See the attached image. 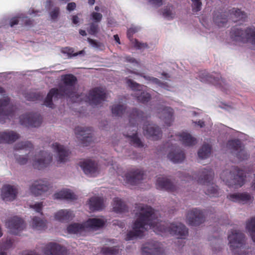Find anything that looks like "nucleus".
I'll list each match as a JSON object with an SVG mask.
<instances>
[{
	"label": "nucleus",
	"mask_w": 255,
	"mask_h": 255,
	"mask_svg": "<svg viewBox=\"0 0 255 255\" xmlns=\"http://www.w3.org/2000/svg\"><path fill=\"white\" fill-rule=\"evenodd\" d=\"M127 84L133 91L138 101L142 103L148 101L150 98V95L146 92L147 87L144 85H140L130 79H127Z\"/></svg>",
	"instance_id": "obj_12"
},
{
	"label": "nucleus",
	"mask_w": 255,
	"mask_h": 255,
	"mask_svg": "<svg viewBox=\"0 0 255 255\" xmlns=\"http://www.w3.org/2000/svg\"><path fill=\"white\" fill-rule=\"evenodd\" d=\"M246 176L243 170L233 166L230 170H224L221 174V178L229 187L238 188L245 183Z\"/></svg>",
	"instance_id": "obj_6"
},
{
	"label": "nucleus",
	"mask_w": 255,
	"mask_h": 255,
	"mask_svg": "<svg viewBox=\"0 0 255 255\" xmlns=\"http://www.w3.org/2000/svg\"><path fill=\"white\" fill-rule=\"evenodd\" d=\"M50 188V184L46 180L34 181L29 186V190L30 193L38 196L48 191Z\"/></svg>",
	"instance_id": "obj_13"
},
{
	"label": "nucleus",
	"mask_w": 255,
	"mask_h": 255,
	"mask_svg": "<svg viewBox=\"0 0 255 255\" xmlns=\"http://www.w3.org/2000/svg\"><path fill=\"white\" fill-rule=\"evenodd\" d=\"M199 176L197 179V182L206 186V194L211 197H216L219 195L217 187L211 182L214 176V172L209 167L202 169L199 171Z\"/></svg>",
	"instance_id": "obj_7"
},
{
	"label": "nucleus",
	"mask_w": 255,
	"mask_h": 255,
	"mask_svg": "<svg viewBox=\"0 0 255 255\" xmlns=\"http://www.w3.org/2000/svg\"><path fill=\"white\" fill-rule=\"evenodd\" d=\"M72 23L75 25H78L80 22V18L78 15H73L72 17Z\"/></svg>",
	"instance_id": "obj_61"
},
{
	"label": "nucleus",
	"mask_w": 255,
	"mask_h": 255,
	"mask_svg": "<svg viewBox=\"0 0 255 255\" xmlns=\"http://www.w3.org/2000/svg\"><path fill=\"white\" fill-rule=\"evenodd\" d=\"M42 252L45 255H66L67 250L61 245L50 242L45 245L42 249Z\"/></svg>",
	"instance_id": "obj_16"
},
{
	"label": "nucleus",
	"mask_w": 255,
	"mask_h": 255,
	"mask_svg": "<svg viewBox=\"0 0 255 255\" xmlns=\"http://www.w3.org/2000/svg\"><path fill=\"white\" fill-rule=\"evenodd\" d=\"M17 18L20 19L22 21V24L24 23L25 25L30 26L32 24L31 21L28 18L27 16H25L24 14H18Z\"/></svg>",
	"instance_id": "obj_52"
},
{
	"label": "nucleus",
	"mask_w": 255,
	"mask_h": 255,
	"mask_svg": "<svg viewBox=\"0 0 255 255\" xmlns=\"http://www.w3.org/2000/svg\"><path fill=\"white\" fill-rule=\"evenodd\" d=\"M177 141H180L184 146H192L196 143V139L187 132L182 131L175 135L171 134L167 142L168 147L171 148L167 157L174 163L181 162L185 158L183 152L176 146Z\"/></svg>",
	"instance_id": "obj_3"
},
{
	"label": "nucleus",
	"mask_w": 255,
	"mask_h": 255,
	"mask_svg": "<svg viewBox=\"0 0 255 255\" xmlns=\"http://www.w3.org/2000/svg\"><path fill=\"white\" fill-rule=\"evenodd\" d=\"M144 113L136 109H133L129 114V123L133 126L140 122L144 118Z\"/></svg>",
	"instance_id": "obj_35"
},
{
	"label": "nucleus",
	"mask_w": 255,
	"mask_h": 255,
	"mask_svg": "<svg viewBox=\"0 0 255 255\" xmlns=\"http://www.w3.org/2000/svg\"><path fill=\"white\" fill-rule=\"evenodd\" d=\"M15 159L19 164L30 163L34 168L42 169L49 165L52 161V156L46 151H42L34 156H32L30 152L27 155H16Z\"/></svg>",
	"instance_id": "obj_4"
},
{
	"label": "nucleus",
	"mask_w": 255,
	"mask_h": 255,
	"mask_svg": "<svg viewBox=\"0 0 255 255\" xmlns=\"http://www.w3.org/2000/svg\"><path fill=\"white\" fill-rule=\"evenodd\" d=\"M20 138V135L12 130L0 131V143L11 144Z\"/></svg>",
	"instance_id": "obj_21"
},
{
	"label": "nucleus",
	"mask_w": 255,
	"mask_h": 255,
	"mask_svg": "<svg viewBox=\"0 0 255 255\" xmlns=\"http://www.w3.org/2000/svg\"><path fill=\"white\" fill-rule=\"evenodd\" d=\"M59 14V8L58 7H55L52 9L49 12V15L51 19L55 21L57 19Z\"/></svg>",
	"instance_id": "obj_53"
},
{
	"label": "nucleus",
	"mask_w": 255,
	"mask_h": 255,
	"mask_svg": "<svg viewBox=\"0 0 255 255\" xmlns=\"http://www.w3.org/2000/svg\"><path fill=\"white\" fill-rule=\"evenodd\" d=\"M106 220L104 218H92L82 223H74L67 228V232L70 234L85 235L91 230H96L104 226Z\"/></svg>",
	"instance_id": "obj_5"
},
{
	"label": "nucleus",
	"mask_w": 255,
	"mask_h": 255,
	"mask_svg": "<svg viewBox=\"0 0 255 255\" xmlns=\"http://www.w3.org/2000/svg\"><path fill=\"white\" fill-rule=\"evenodd\" d=\"M163 252L161 245L156 242L146 244L142 249V255H162Z\"/></svg>",
	"instance_id": "obj_20"
},
{
	"label": "nucleus",
	"mask_w": 255,
	"mask_h": 255,
	"mask_svg": "<svg viewBox=\"0 0 255 255\" xmlns=\"http://www.w3.org/2000/svg\"><path fill=\"white\" fill-rule=\"evenodd\" d=\"M74 217L73 212L68 209H61L54 214V218L56 221L61 223L68 222L72 220Z\"/></svg>",
	"instance_id": "obj_29"
},
{
	"label": "nucleus",
	"mask_w": 255,
	"mask_h": 255,
	"mask_svg": "<svg viewBox=\"0 0 255 255\" xmlns=\"http://www.w3.org/2000/svg\"><path fill=\"white\" fill-rule=\"evenodd\" d=\"M227 198L231 201L240 204H248L252 200V196L247 193H237L229 194Z\"/></svg>",
	"instance_id": "obj_28"
},
{
	"label": "nucleus",
	"mask_w": 255,
	"mask_h": 255,
	"mask_svg": "<svg viewBox=\"0 0 255 255\" xmlns=\"http://www.w3.org/2000/svg\"><path fill=\"white\" fill-rule=\"evenodd\" d=\"M123 61L130 63L135 67H139L140 66V62L138 60L129 56H124L123 57Z\"/></svg>",
	"instance_id": "obj_49"
},
{
	"label": "nucleus",
	"mask_w": 255,
	"mask_h": 255,
	"mask_svg": "<svg viewBox=\"0 0 255 255\" xmlns=\"http://www.w3.org/2000/svg\"><path fill=\"white\" fill-rule=\"evenodd\" d=\"M28 14L31 16H38L41 12L40 10H35L33 8H30L28 10Z\"/></svg>",
	"instance_id": "obj_59"
},
{
	"label": "nucleus",
	"mask_w": 255,
	"mask_h": 255,
	"mask_svg": "<svg viewBox=\"0 0 255 255\" xmlns=\"http://www.w3.org/2000/svg\"><path fill=\"white\" fill-rule=\"evenodd\" d=\"M30 208L37 213L42 214V210L43 207L42 202H35L29 205Z\"/></svg>",
	"instance_id": "obj_50"
},
{
	"label": "nucleus",
	"mask_w": 255,
	"mask_h": 255,
	"mask_svg": "<svg viewBox=\"0 0 255 255\" xmlns=\"http://www.w3.org/2000/svg\"><path fill=\"white\" fill-rule=\"evenodd\" d=\"M129 73L134 74L136 75H140L141 77H142L145 80L148 81V83H153L158 85L162 88H163L167 90H171V87L168 85L167 83H161L159 80L154 77H151L147 75H143L142 74H140L138 73L133 72L132 71L128 70Z\"/></svg>",
	"instance_id": "obj_33"
},
{
	"label": "nucleus",
	"mask_w": 255,
	"mask_h": 255,
	"mask_svg": "<svg viewBox=\"0 0 255 255\" xmlns=\"http://www.w3.org/2000/svg\"><path fill=\"white\" fill-rule=\"evenodd\" d=\"M113 211L117 213H121L126 210V206L124 202L118 198L114 199L113 203Z\"/></svg>",
	"instance_id": "obj_38"
},
{
	"label": "nucleus",
	"mask_w": 255,
	"mask_h": 255,
	"mask_svg": "<svg viewBox=\"0 0 255 255\" xmlns=\"http://www.w3.org/2000/svg\"><path fill=\"white\" fill-rule=\"evenodd\" d=\"M6 226L10 233L17 235L24 229L25 225L22 219L15 216L8 220Z\"/></svg>",
	"instance_id": "obj_17"
},
{
	"label": "nucleus",
	"mask_w": 255,
	"mask_h": 255,
	"mask_svg": "<svg viewBox=\"0 0 255 255\" xmlns=\"http://www.w3.org/2000/svg\"><path fill=\"white\" fill-rule=\"evenodd\" d=\"M52 147L57 154V159L58 162L61 163L66 161L69 152L65 147L55 142L52 144Z\"/></svg>",
	"instance_id": "obj_30"
},
{
	"label": "nucleus",
	"mask_w": 255,
	"mask_h": 255,
	"mask_svg": "<svg viewBox=\"0 0 255 255\" xmlns=\"http://www.w3.org/2000/svg\"><path fill=\"white\" fill-rule=\"evenodd\" d=\"M89 34L91 35H95L99 31V26L95 23H91L90 25L89 29L88 30Z\"/></svg>",
	"instance_id": "obj_51"
},
{
	"label": "nucleus",
	"mask_w": 255,
	"mask_h": 255,
	"mask_svg": "<svg viewBox=\"0 0 255 255\" xmlns=\"http://www.w3.org/2000/svg\"><path fill=\"white\" fill-rule=\"evenodd\" d=\"M199 79L201 82L211 83L215 85L222 86L224 84V81L221 76L216 73L209 75L206 72H203L201 73Z\"/></svg>",
	"instance_id": "obj_27"
},
{
	"label": "nucleus",
	"mask_w": 255,
	"mask_h": 255,
	"mask_svg": "<svg viewBox=\"0 0 255 255\" xmlns=\"http://www.w3.org/2000/svg\"><path fill=\"white\" fill-rule=\"evenodd\" d=\"M227 147L240 161L247 159L249 157L248 152L239 139L229 140Z\"/></svg>",
	"instance_id": "obj_11"
},
{
	"label": "nucleus",
	"mask_w": 255,
	"mask_h": 255,
	"mask_svg": "<svg viewBox=\"0 0 255 255\" xmlns=\"http://www.w3.org/2000/svg\"><path fill=\"white\" fill-rule=\"evenodd\" d=\"M91 17L93 21L96 22H99L101 20L103 16L102 14L100 13L93 12L91 14Z\"/></svg>",
	"instance_id": "obj_56"
},
{
	"label": "nucleus",
	"mask_w": 255,
	"mask_h": 255,
	"mask_svg": "<svg viewBox=\"0 0 255 255\" xmlns=\"http://www.w3.org/2000/svg\"><path fill=\"white\" fill-rule=\"evenodd\" d=\"M17 193V191L15 187L5 185L2 188L1 196L4 201L10 202L15 198Z\"/></svg>",
	"instance_id": "obj_24"
},
{
	"label": "nucleus",
	"mask_w": 255,
	"mask_h": 255,
	"mask_svg": "<svg viewBox=\"0 0 255 255\" xmlns=\"http://www.w3.org/2000/svg\"><path fill=\"white\" fill-rule=\"evenodd\" d=\"M62 52L64 54H66L68 57H72L73 56H77L78 55H81L83 54L84 51V50H82L78 53H75L73 48L70 47H65L62 49Z\"/></svg>",
	"instance_id": "obj_46"
},
{
	"label": "nucleus",
	"mask_w": 255,
	"mask_h": 255,
	"mask_svg": "<svg viewBox=\"0 0 255 255\" xmlns=\"http://www.w3.org/2000/svg\"><path fill=\"white\" fill-rule=\"evenodd\" d=\"M163 16L167 19H171L175 16V11L174 7L171 5L167 6L162 12Z\"/></svg>",
	"instance_id": "obj_41"
},
{
	"label": "nucleus",
	"mask_w": 255,
	"mask_h": 255,
	"mask_svg": "<svg viewBox=\"0 0 255 255\" xmlns=\"http://www.w3.org/2000/svg\"><path fill=\"white\" fill-rule=\"evenodd\" d=\"M126 108L124 105H115L112 107V114L115 116H123L126 113Z\"/></svg>",
	"instance_id": "obj_43"
},
{
	"label": "nucleus",
	"mask_w": 255,
	"mask_h": 255,
	"mask_svg": "<svg viewBox=\"0 0 255 255\" xmlns=\"http://www.w3.org/2000/svg\"><path fill=\"white\" fill-rule=\"evenodd\" d=\"M77 137L87 146L92 140V130L89 128L78 127L75 129Z\"/></svg>",
	"instance_id": "obj_18"
},
{
	"label": "nucleus",
	"mask_w": 255,
	"mask_h": 255,
	"mask_svg": "<svg viewBox=\"0 0 255 255\" xmlns=\"http://www.w3.org/2000/svg\"><path fill=\"white\" fill-rule=\"evenodd\" d=\"M204 219L203 214L200 210L194 208L189 210L186 216V221L188 224L196 226L201 223Z\"/></svg>",
	"instance_id": "obj_19"
},
{
	"label": "nucleus",
	"mask_w": 255,
	"mask_h": 255,
	"mask_svg": "<svg viewBox=\"0 0 255 255\" xmlns=\"http://www.w3.org/2000/svg\"><path fill=\"white\" fill-rule=\"evenodd\" d=\"M3 93V89L0 87V118L6 117L9 119L14 115L15 108L10 103L9 98Z\"/></svg>",
	"instance_id": "obj_10"
},
{
	"label": "nucleus",
	"mask_w": 255,
	"mask_h": 255,
	"mask_svg": "<svg viewBox=\"0 0 255 255\" xmlns=\"http://www.w3.org/2000/svg\"><path fill=\"white\" fill-rule=\"evenodd\" d=\"M192 1V9L193 12H197L202 8L201 0H191Z\"/></svg>",
	"instance_id": "obj_48"
},
{
	"label": "nucleus",
	"mask_w": 255,
	"mask_h": 255,
	"mask_svg": "<svg viewBox=\"0 0 255 255\" xmlns=\"http://www.w3.org/2000/svg\"><path fill=\"white\" fill-rule=\"evenodd\" d=\"M246 229L253 241L255 242V217H253L246 221Z\"/></svg>",
	"instance_id": "obj_37"
},
{
	"label": "nucleus",
	"mask_w": 255,
	"mask_h": 255,
	"mask_svg": "<svg viewBox=\"0 0 255 255\" xmlns=\"http://www.w3.org/2000/svg\"><path fill=\"white\" fill-rule=\"evenodd\" d=\"M211 153V147L209 144H204L198 151V156L201 159L208 157Z\"/></svg>",
	"instance_id": "obj_40"
},
{
	"label": "nucleus",
	"mask_w": 255,
	"mask_h": 255,
	"mask_svg": "<svg viewBox=\"0 0 255 255\" xmlns=\"http://www.w3.org/2000/svg\"><path fill=\"white\" fill-rule=\"evenodd\" d=\"M140 29V27L135 25H132L130 28L128 29L127 36L128 39L131 41L132 45L133 47L138 49H142L146 48L147 45L146 43H141L138 41L136 39L131 38L132 35L138 32Z\"/></svg>",
	"instance_id": "obj_31"
},
{
	"label": "nucleus",
	"mask_w": 255,
	"mask_h": 255,
	"mask_svg": "<svg viewBox=\"0 0 255 255\" xmlns=\"http://www.w3.org/2000/svg\"><path fill=\"white\" fill-rule=\"evenodd\" d=\"M231 37L235 41L255 44V27L252 25L244 29L234 27L231 31Z\"/></svg>",
	"instance_id": "obj_9"
},
{
	"label": "nucleus",
	"mask_w": 255,
	"mask_h": 255,
	"mask_svg": "<svg viewBox=\"0 0 255 255\" xmlns=\"http://www.w3.org/2000/svg\"><path fill=\"white\" fill-rule=\"evenodd\" d=\"M194 123L196 125L198 126L200 128H202L204 126H207L208 127V126H211V124H210L209 125L205 124L204 122L202 121H199L198 122H194Z\"/></svg>",
	"instance_id": "obj_63"
},
{
	"label": "nucleus",
	"mask_w": 255,
	"mask_h": 255,
	"mask_svg": "<svg viewBox=\"0 0 255 255\" xmlns=\"http://www.w3.org/2000/svg\"><path fill=\"white\" fill-rule=\"evenodd\" d=\"M148 2L155 7H159L162 4V0H147Z\"/></svg>",
	"instance_id": "obj_57"
},
{
	"label": "nucleus",
	"mask_w": 255,
	"mask_h": 255,
	"mask_svg": "<svg viewBox=\"0 0 255 255\" xmlns=\"http://www.w3.org/2000/svg\"><path fill=\"white\" fill-rule=\"evenodd\" d=\"M132 131L134 132L132 133H127V134H125V135L128 137L131 143L137 147H141L143 146L142 142L140 139L137 137L136 135V131L135 129H133Z\"/></svg>",
	"instance_id": "obj_39"
},
{
	"label": "nucleus",
	"mask_w": 255,
	"mask_h": 255,
	"mask_svg": "<svg viewBox=\"0 0 255 255\" xmlns=\"http://www.w3.org/2000/svg\"><path fill=\"white\" fill-rule=\"evenodd\" d=\"M88 41L93 47L98 49H102L103 45L100 42H98L97 41L93 40L89 38H88Z\"/></svg>",
	"instance_id": "obj_55"
},
{
	"label": "nucleus",
	"mask_w": 255,
	"mask_h": 255,
	"mask_svg": "<svg viewBox=\"0 0 255 255\" xmlns=\"http://www.w3.org/2000/svg\"><path fill=\"white\" fill-rule=\"evenodd\" d=\"M33 148L32 144L29 141H22L15 144L13 147V149L15 151L25 149L28 150Z\"/></svg>",
	"instance_id": "obj_44"
},
{
	"label": "nucleus",
	"mask_w": 255,
	"mask_h": 255,
	"mask_svg": "<svg viewBox=\"0 0 255 255\" xmlns=\"http://www.w3.org/2000/svg\"><path fill=\"white\" fill-rule=\"evenodd\" d=\"M76 3L75 2L69 3L67 6V9L69 11H72L76 8Z\"/></svg>",
	"instance_id": "obj_60"
},
{
	"label": "nucleus",
	"mask_w": 255,
	"mask_h": 255,
	"mask_svg": "<svg viewBox=\"0 0 255 255\" xmlns=\"http://www.w3.org/2000/svg\"><path fill=\"white\" fill-rule=\"evenodd\" d=\"M251 187L253 190L255 191V174L254 175V179L252 181Z\"/></svg>",
	"instance_id": "obj_64"
},
{
	"label": "nucleus",
	"mask_w": 255,
	"mask_h": 255,
	"mask_svg": "<svg viewBox=\"0 0 255 255\" xmlns=\"http://www.w3.org/2000/svg\"><path fill=\"white\" fill-rule=\"evenodd\" d=\"M158 116L165 124L170 126L174 121L173 110L168 107H160L158 109Z\"/></svg>",
	"instance_id": "obj_22"
},
{
	"label": "nucleus",
	"mask_w": 255,
	"mask_h": 255,
	"mask_svg": "<svg viewBox=\"0 0 255 255\" xmlns=\"http://www.w3.org/2000/svg\"><path fill=\"white\" fill-rule=\"evenodd\" d=\"M227 20V17L225 14L218 12L214 15V21L219 26H224Z\"/></svg>",
	"instance_id": "obj_42"
},
{
	"label": "nucleus",
	"mask_w": 255,
	"mask_h": 255,
	"mask_svg": "<svg viewBox=\"0 0 255 255\" xmlns=\"http://www.w3.org/2000/svg\"><path fill=\"white\" fill-rule=\"evenodd\" d=\"M156 186L157 189L174 192L177 190V187L174 185L167 177H158L156 180Z\"/></svg>",
	"instance_id": "obj_25"
},
{
	"label": "nucleus",
	"mask_w": 255,
	"mask_h": 255,
	"mask_svg": "<svg viewBox=\"0 0 255 255\" xmlns=\"http://www.w3.org/2000/svg\"><path fill=\"white\" fill-rule=\"evenodd\" d=\"M54 198L56 199L74 200L76 199L75 195L69 189H63L56 192Z\"/></svg>",
	"instance_id": "obj_34"
},
{
	"label": "nucleus",
	"mask_w": 255,
	"mask_h": 255,
	"mask_svg": "<svg viewBox=\"0 0 255 255\" xmlns=\"http://www.w3.org/2000/svg\"><path fill=\"white\" fill-rule=\"evenodd\" d=\"M18 20L17 16L15 17L12 18L10 21V25L11 27L13 26L14 25L17 24L18 23Z\"/></svg>",
	"instance_id": "obj_62"
},
{
	"label": "nucleus",
	"mask_w": 255,
	"mask_h": 255,
	"mask_svg": "<svg viewBox=\"0 0 255 255\" xmlns=\"http://www.w3.org/2000/svg\"><path fill=\"white\" fill-rule=\"evenodd\" d=\"M79 165L84 173L88 176L95 177L99 173L98 163L92 160L87 159L81 161Z\"/></svg>",
	"instance_id": "obj_14"
},
{
	"label": "nucleus",
	"mask_w": 255,
	"mask_h": 255,
	"mask_svg": "<svg viewBox=\"0 0 255 255\" xmlns=\"http://www.w3.org/2000/svg\"><path fill=\"white\" fill-rule=\"evenodd\" d=\"M76 78L72 74L61 76V83L58 89L53 88L47 94L44 105L49 108L53 107L52 100L66 97L73 102L84 101L92 106H98L107 98L105 90L101 88H96L91 90L88 96L80 95L75 91L74 85Z\"/></svg>",
	"instance_id": "obj_2"
},
{
	"label": "nucleus",
	"mask_w": 255,
	"mask_h": 255,
	"mask_svg": "<svg viewBox=\"0 0 255 255\" xmlns=\"http://www.w3.org/2000/svg\"><path fill=\"white\" fill-rule=\"evenodd\" d=\"M46 220L37 217H34L31 220L30 226L33 229L40 231L44 230L46 228Z\"/></svg>",
	"instance_id": "obj_36"
},
{
	"label": "nucleus",
	"mask_w": 255,
	"mask_h": 255,
	"mask_svg": "<svg viewBox=\"0 0 255 255\" xmlns=\"http://www.w3.org/2000/svg\"><path fill=\"white\" fill-rule=\"evenodd\" d=\"M88 205L92 211L102 210L105 206L104 199L99 196H94L90 198Z\"/></svg>",
	"instance_id": "obj_32"
},
{
	"label": "nucleus",
	"mask_w": 255,
	"mask_h": 255,
	"mask_svg": "<svg viewBox=\"0 0 255 255\" xmlns=\"http://www.w3.org/2000/svg\"><path fill=\"white\" fill-rule=\"evenodd\" d=\"M230 16L232 18L234 17L236 18L235 21L242 20L246 17V14L244 12L241 11L240 9L235 8L231 10Z\"/></svg>",
	"instance_id": "obj_45"
},
{
	"label": "nucleus",
	"mask_w": 255,
	"mask_h": 255,
	"mask_svg": "<svg viewBox=\"0 0 255 255\" xmlns=\"http://www.w3.org/2000/svg\"><path fill=\"white\" fill-rule=\"evenodd\" d=\"M136 220L132 225V230L128 232L126 238L128 241L141 237L144 232L152 229L156 234L165 236L168 234L184 238L187 234L186 227L179 222L167 223L160 221L158 213L147 205L136 204L135 207Z\"/></svg>",
	"instance_id": "obj_1"
},
{
	"label": "nucleus",
	"mask_w": 255,
	"mask_h": 255,
	"mask_svg": "<svg viewBox=\"0 0 255 255\" xmlns=\"http://www.w3.org/2000/svg\"><path fill=\"white\" fill-rule=\"evenodd\" d=\"M143 133L148 138L153 140L158 139L161 136V131L159 128L152 124L144 125L143 127Z\"/></svg>",
	"instance_id": "obj_23"
},
{
	"label": "nucleus",
	"mask_w": 255,
	"mask_h": 255,
	"mask_svg": "<svg viewBox=\"0 0 255 255\" xmlns=\"http://www.w3.org/2000/svg\"><path fill=\"white\" fill-rule=\"evenodd\" d=\"M104 255H115L118 252L116 247H104L101 251Z\"/></svg>",
	"instance_id": "obj_47"
},
{
	"label": "nucleus",
	"mask_w": 255,
	"mask_h": 255,
	"mask_svg": "<svg viewBox=\"0 0 255 255\" xmlns=\"http://www.w3.org/2000/svg\"><path fill=\"white\" fill-rule=\"evenodd\" d=\"M230 250L235 255H244L245 250V236L240 231L234 229L228 237Z\"/></svg>",
	"instance_id": "obj_8"
},
{
	"label": "nucleus",
	"mask_w": 255,
	"mask_h": 255,
	"mask_svg": "<svg viewBox=\"0 0 255 255\" xmlns=\"http://www.w3.org/2000/svg\"><path fill=\"white\" fill-rule=\"evenodd\" d=\"M12 241L11 239L7 238L3 245V247L4 249H9L12 247Z\"/></svg>",
	"instance_id": "obj_58"
},
{
	"label": "nucleus",
	"mask_w": 255,
	"mask_h": 255,
	"mask_svg": "<svg viewBox=\"0 0 255 255\" xmlns=\"http://www.w3.org/2000/svg\"><path fill=\"white\" fill-rule=\"evenodd\" d=\"M125 183L133 185L138 181L143 179V171L136 170L133 172L127 173L125 176H122Z\"/></svg>",
	"instance_id": "obj_26"
},
{
	"label": "nucleus",
	"mask_w": 255,
	"mask_h": 255,
	"mask_svg": "<svg viewBox=\"0 0 255 255\" xmlns=\"http://www.w3.org/2000/svg\"><path fill=\"white\" fill-rule=\"evenodd\" d=\"M69 0H58L57 1H52L51 0H48L46 2L45 7L48 9L50 7H52L54 3H55L56 4H57L58 2H59L60 3H65Z\"/></svg>",
	"instance_id": "obj_54"
},
{
	"label": "nucleus",
	"mask_w": 255,
	"mask_h": 255,
	"mask_svg": "<svg viewBox=\"0 0 255 255\" xmlns=\"http://www.w3.org/2000/svg\"><path fill=\"white\" fill-rule=\"evenodd\" d=\"M41 122V117L37 114H25L19 118L20 124L26 127H37L40 125Z\"/></svg>",
	"instance_id": "obj_15"
}]
</instances>
